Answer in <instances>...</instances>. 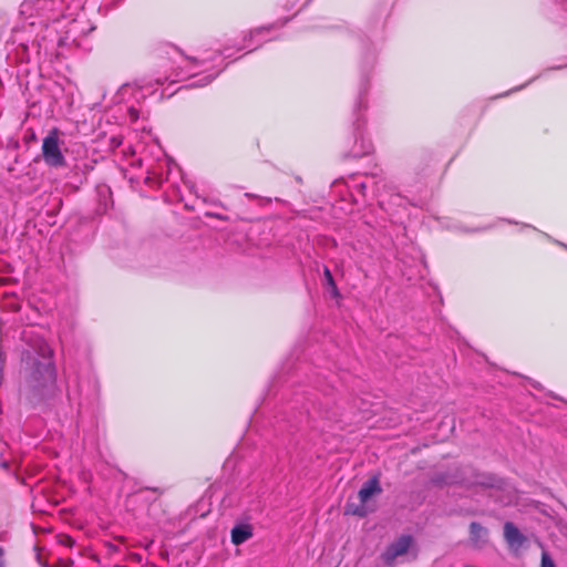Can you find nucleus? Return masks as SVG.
<instances>
[{"label": "nucleus", "mask_w": 567, "mask_h": 567, "mask_svg": "<svg viewBox=\"0 0 567 567\" xmlns=\"http://www.w3.org/2000/svg\"><path fill=\"white\" fill-rule=\"evenodd\" d=\"M21 339L27 346L22 350V362L29 369V386L40 395H44L55 386L56 374L52 350L47 341L35 333L34 328L23 330Z\"/></svg>", "instance_id": "f257e3e1"}, {"label": "nucleus", "mask_w": 567, "mask_h": 567, "mask_svg": "<svg viewBox=\"0 0 567 567\" xmlns=\"http://www.w3.org/2000/svg\"><path fill=\"white\" fill-rule=\"evenodd\" d=\"M216 75H217V73L216 74L204 75L198 81L192 82L189 84V86L190 87H203V86H206L207 84H209L216 78Z\"/></svg>", "instance_id": "ddd939ff"}, {"label": "nucleus", "mask_w": 567, "mask_h": 567, "mask_svg": "<svg viewBox=\"0 0 567 567\" xmlns=\"http://www.w3.org/2000/svg\"><path fill=\"white\" fill-rule=\"evenodd\" d=\"M371 151H372L371 142L369 140L361 137L360 145H358V143H355V145L352 150V155L354 157H360V156L369 154Z\"/></svg>", "instance_id": "9b49d317"}, {"label": "nucleus", "mask_w": 567, "mask_h": 567, "mask_svg": "<svg viewBox=\"0 0 567 567\" xmlns=\"http://www.w3.org/2000/svg\"><path fill=\"white\" fill-rule=\"evenodd\" d=\"M412 544V537L409 535H403L394 543H392L386 550L383 553L382 558L388 564L391 565L394 560L404 554L408 553L410 546Z\"/></svg>", "instance_id": "0eeeda50"}, {"label": "nucleus", "mask_w": 567, "mask_h": 567, "mask_svg": "<svg viewBox=\"0 0 567 567\" xmlns=\"http://www.w3.org/2000/svg\"><path fill=\"white\" fill-rule=\"evenodd\" d=\"M560 245H561V246H564V247L567 249V246H566V245H564V244H560Z\"/></svg>", "instance_id": "412c9836"}, {"label": "nucleus", "mask_w": 567, "mask_h": 567, "mask_svg": "<svg viewBox=\"0 0 567 567\" xmlns=\"http://www.w3.org/2000/svg\"><path fill=\"white\" fill-rule=\"evenodd\" d=\"M174 56L172 58L173 63L176 64L174 75L179 79H186L192 76L190 71L195 68L204 65L206 59L190 58L185 55L178 49H174Z\"/></svg>", "instance_id": "39448f33"}, {"label": "nucleus", "mask_w": 567, "mask_h": 567, "mask_svg": "<svg viewBox=\"0 0 567 567\" xmlns=\"http://www.w3.org/2000/svg\"><path fill=\"white\" fill-rule=\"evenodd\" d=\"M382 492V488L380 486V482L377 476L371 477L368 480L362 487L360 488L358 493L359 501L361 502L362 506L355 508L352 513L359 516L365 515V509L363 507V504H365L373 495L380 494Z\"/></svg>", "instance_id": "423d86ee"}, {"label": "nucleus", "mask_w": 567, "mask_h": 567, "mask_svg": "<svg viewBox=\"0 0 567 567\" xmlns=\"http://www.w3.org/2000/svg\"><path fill=\"white\" fill-rule=\"evenodd\" d=\"M323 275H324L326 285L331 289L332 295L338 296L339 292H338L337 285L334 282L333 276L328 267H324Z\"/></svg>", "instance_id": "f8f14e48"}, {"label": "nucleus", "mask_w": 567, "mask_h": 567, "mask_svg": "<svg viewBox=\"0 0 567 567\" xmlns=\"http://www.w3.org/2000/svg\"><path fill=\"white\" fill-rule=\"evenodd\" d=\"M68 10L65 0H24L20 13L25 19L22 28L29 34L25 41L40 50L50 37L49 24L72 18Z\"/></svg>", "instance_id": "f03ea898"}, {"label": "nucleus", "mask_w": 567, "mask_h": 567, "mask_svg": "<svg viewBox=\"0 0 567 567\" xmlns=\"http://www.w3.org/2000/svg\"><path fill=\"white\" fill-rule=\"evenodd\" d=\"M270 29H272V25L257 28V29L251 30V31L249 32L248 38L251 40V39H254L255 37H257V35H259L260 33H262L264 31H269Z\"/></svg>", "instance_id": "dca6fc26"}, {"label": "nucleus", "mask_w": 567, "mask_h": 567, "mask_svg": "<svg viewBox=\"0 0 567 567\" xmlns=\"http://www.w3.org/2000/svg\"><path fill=\"white\" fill-rule=\"evenodd\" d=\"M540 567H556L555 566V563L554 560L551 559V557L549 556L548 553L544 551L542 554V563H540Z\"/></svg>", "instance_id": "2eb2a0df"}, {"label": "nucleus", "mask_w": 567, "mask_h": 567, "mask_svg": "<svg viewBox=\"0 0 567 567\" xmlns=\"http://www.w3.org/2000/svg\"><path fill=\"white\" fill-rule=\"evenodd\" d=\"M504 536L508 544L520 545L524 542V536L513 523H505Z\"/></svg>", "instance_id": "1a4fd4ad"}, {"label": "nucleus", "mask_w": 567, "mask_h": 567, "mask_svg": "<svg viewBox=\"0 0 567 567\" xmlns=\"http://www.w3.org/2000/svg\"><path fill=\"white\" fill-rule=\"evenodd\" d=\"M0 567H3L2 550L0 549Z\"/></svg>", "instance_id": "a211bd4d"}, {"label": "nucleus", "mask_w": 567, "mask_h": 567, "mask_svg": "<svg viewBox=\"0 0 567 567\" xmlns=\"http://www.w3.org/2000/svg\"><path fill=\"white\" fill-rule=\"evenodd\" d=\"M445 484H461L465 486H481L484 488H502L504 482L488 473H477L470 467H464L454 476L443 478Z\"/></svg>", "instance_id": "7ed1b4c3"}, {"label": "nucleus", "mask_w": 567, "mask_h": 567, "mask_svg": "<svg viewBox=\"0 0 567 567\" xmlns=\"http://www.w3.org/2000/svg\"><path fill=\"white\" fill-rule=\"evenodd\" d=\"M62 144L58 128H52L43 138L41 152L43 161L49 167L61 168L66 166L65 156L61 150Z\"/></svg>", "instance_id": "20e7f679"}, {"label": "nucleus", "mask_w": 567, "mask_h": 567, "mask_svg": "<svg viewBox=\"0 0 567 567\" xmlns=\"http://www.w3.org/2000/svg\"><path fill=\"white\" fill-rule=\"evenodd\" d=\"M7 443L0 442V466L4 470L9 468V460L4 457Z\"/></svg>", "instance_id": "4468645a"}, {"label": "nucleus", "mask_w": 567, "mask_h": 567, "mask_svg": "<svg viewBox=\"0 0 567 567\" xmlns=\"http://www.w3.org/2000/svg\"><path fill=\"white\" fill-rule=\"evenodd\" d=\"M360 187L363 190L365 188V184L364 183L360 184Z\"/></svg>", "instance_id": "aec40b11"}, {"label": "nucleus", "mask_w": 567, "mask_h": 567, "mask_svg": "<svg viewBox=\"0 0 567 567\" xmlns=\"http://www.w3.org/2000/svg\"><path fill=\"white\" fill-rule=\"evenodd\" d=\"M358 107H362L363 106V103H362V97L360 96V101L358 102Z\"/></svg>", "instance_id": "6ab92c4d"}, {"label": "nucleus", "mask_w": 567, "mask_h": 567, "mask_svg": "<svg viewBox=\"0 0 567 567\" xmlns=\"http://www.w3.org/2000/svg\"><path fill=\"white\" fill-rule=\"evenodd\" d=\"M2 369H3V353L0 350V373L2 372Z\"/></svg>", "instance_id": "f3484780"}, {"label": "nucleus", "mask_w": 567, "mask_h": 567, "mask_svg": "<svg viewBox=\"0 0 567 567\" xmlns=\"http://www.w3.org/2000/svg\"><path fill=\"white\" fill-rule=\"evenodd\" d=\"M471 538L476 544L485 542L487 536V529L478 523L473 522L470 526Z\"/></svg>", "instance_id": "9d476101"}, {"label": "nucleus", "mask_w": 567, "mask_h": 567, "mask_svg": "<svg viewBox=\"0 0 567 567\" xmlns=\"http://www.w3.org/2000/svg\"><path fill=\"white\" fill-rule=\"evenodd\" d=\"M252 537V527L250 524H238L231 529V543L241 545Z\"/></svg>", "instance_id": "6e6552de"}]
</instances>
